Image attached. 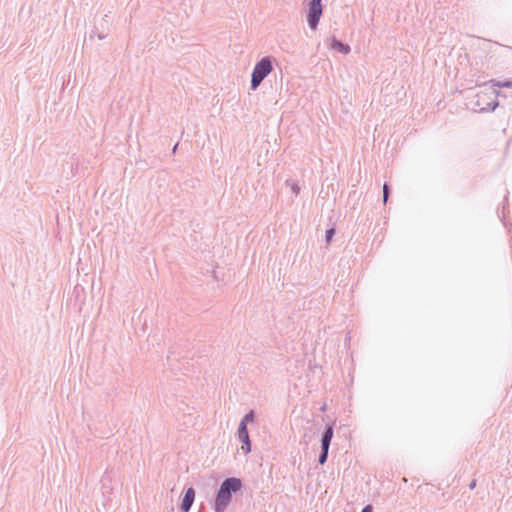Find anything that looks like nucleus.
Masks as SVG:
<instances>
[{"mask_svg":"<svg viewBox=\"0 0 512 512\" xmlns=\"http://www.w3.org/2000/svg\"><path fill=\"white\" fill-rule=\"evenodd\" d=\"M237 436L239 441L242 443L241 449L243 453L248 454L251 452V441L247 426L244 422H240L237 430Z\"/></svg>","mask_w":512,"mask_h":512,"instance_id":"obj_5","label":"nucleus"},{"mask_svg":"<svg viewBox=\"0 0 512 512\" xmlns=\"http://www.w3.org/2000/svg\"><path fill=\"white\" fill-rule=\"evenodd\" d=\"M195 489L193 487H189L185 490L184 496L182 498L181 504H180V510L181 512H189L194 500H195Z\"/></svg>","mask_w":512,"mask_h":512,"instance_id":"obj_6","label":"nucleus"},{"mask_svg":"<svg viewBox=\"0 0 512 512\" xmlns=\"http://www.w3.org/2000/svg\"><path fill=\"white\" fill-rule=\"evenodd\" d=\"M493 87H499V88H511L512 89V79L511 80H505V81H491Z\"/></svg>","mask_w":512,"mask_h":512,"instance_id":"obj_10","label":"nucleus"},{"mask_svg":"<svg viewBox=\"0 0 512 512\" xmlns=\"http://www.w3.org/2000/svg\"><path fill=\"white\" fill-rule=\"evenodd\" d=\"M177 147H178V143L173 147V153H175Z\"/></svg>","mask_w":512,"mask_h":512,"instance_id":"obj_19","label":"nucleus"},{"mask_svg":"<svg viewBox=\"0 0 512 512\" xmlns=\"http://www.w3.org/2000/svg\"><path fill=\"white\" fill-rule=\"evenodd\" d=\"M95 34H96V32L93 30V31H91V33H90V36H89V37L92 39V38L95 36Z\"/></svg>","mask_w":512,"mask_h":512,"instance_id":"obj_18","label":"nucleus"},{"mask_svg":"<svg viewBox=\"0 0 512 512\" xmlns=\"http://www.w3.org/2000/svg\"><path fill=\"white\" fill-rule=\"evenodd\" d=\"M256 419V414L254 410H250L247 412L244 417L241 419L240 422H244L245 426H247L249 423H253Z\"/></svg>","mask_w":512,"mask_h":512,"instance_id":"obj_9","label":"nucleus"},{"mask_svg":"<svg viewBox=\"0 0 512 512\" xmlns=\"http://www.w3.org/2000/svg\"><path fill=\"white\" fill-rule=\"evenodd\" d=\"M322 14V0H309L306 17L308 26L311 30H315L318 27Z\"/></svg>","mask_w":512,"mask_h":512,"instance_id":"obj_3","label":"nucleus"},{"mask_svg":"<svg viewBox=\"0 0 512 512\" xmlns=\"http://www.w3.org/2000/svg\"><path fill=\"white\" fill-rule=\"evenodd\" d=\"M291 190L294 194H298L300 192V187L297 183H293L291 185Z\"/></svg>","mask_w":512,"mask_h":512,"instance_id":"obj_14","label":"nucleus"},{"mask_svg":"<svg viewBox=\"0 0 512 512\" xmlns=\"http://www.w3.org/2000/svg\"><path fill=\"white\" fill-rule=\"evenodd\" d=\"M321 410H322V411H325V410H326V405H325V404L321 407Z\"/></svg>","mask_w":512,"mask_h":512,"instance_id":"obj_20","label":"nucleus"},{"mask_svg":"<svg viewBox=\"0 0 512 512\" xmlns=\"http://www.w3.org/2000/svg\"><path fill=\"white\" fill-rule=\"evenodd\" d=\"M273 71V58L262 57L256 62L251 74V89L256 90L262 81Z\"/></svg>","mask_w":512,"mask_h":512,"instance_id":"obj_2","label":"nucleus"},{"mask_svg":"<svg viewBox=\"0 0 512 512\" xmlns=\"http://www.w3.org/2000/svg\"><path fill=\"white\" fill-rule=\"evenodd\" d=\"M328 453H329V448L328 447H321V451H320V454L318 456L319 464L323 465V464L326 463V461L328 459Z\"/></svg>","mask_w":512,"mask_h":512,"instance_id":"obj_11","label":"nucleus"},{"mask_svg":"<svg viewBox=\"0 0 512 512\" xmlns=\"http://www.w3.org/2000/svg\"><path fill=\"white\" fill-rule=\"evenodd\" d=\"M330 48L337 50L338 52H340L342 54H348L351 51V48L348 44L341 42L334 36L331 38Z\"/></svg>","mask_w":512,"mask_h":512,"instance_id":"obj_8","label":"nucleus"},{"mask_svg":"<svg viewBox=\"0 0 512 512\" xmlns=\"http://www.w3.org/2000/svg\"><path fill=\"white\" fill-rule=\"evenodd\" d=\"M334 435V422L327 423L325 425L324 432L322 433L321 437V447H330L331 440Z\"/></svg>","mask_w":512,"mask_h":512,"instance_id":"obj_7","label":"nucleus"},{"mask_svg":"<svg viewBox=\"0 0 512 512\" xmlns=\"http://www.w3.org/2000/svg\"><path fill=\"white\" fill-rule=\"evenodd\" d=\"M242 481L237 477H228L220 484L216 492L214 512H224L232 501L233 494L242 489Z\"/></svg>","mask_w":512,"mask_h":512,"instance_id":"obj_1","label":"nucleus"},{"mask_svg":"<svg viewBox=\"0 0 512 512\" xmlns=\"http://www.w3.org/2000/svg\"><path fill=\"white\" fill-rule=\"evenodd\" d=\"M493 94H494V99L491 101H486L485 95H483V96L478 95L477 96L478 99L475 103L473 110L476 112H480V113L494 111L499 105V102L496 100V97L499 96L500 93L497 91H493Z\"/></svg>","mask_w":512,"mask_h":512,"instance_id":"obj_4","label":"nucleus"},{"mask_svg":"<svg viewBox=\"0 0 512 512\" xmlns=\"http://www.w3.org/2000/svg\"><path fill=\"white\" fill-rule=\"evenodd\" d=\"M334 235H335V229L334 228H329L328 230H326L325 241H326L327 244L332 241Z\"/></svg>","mask_w":512,"mask_h":512,"instance_id":"obj_13","label":"nucleus"},{"mask_svg":"<svg viewBox=\"0 0 512 512\" xmlns=\"http://www.w3.org/2000/svg\"><path fill=\"white\" fill-rule=\"evenodd\" d=\"M476 487V480H473L470 484H469V488L470 489H474Z\"/></svg>","mask_w":512,"mask_h":512,"instance_id":"obj_16","label":"nucleus"},{"mask_svg":"<svg viewBox=\"0 0 512 512\" xmlns=\"http://www.w3.org/2000/svg\"><path fill=\"white\" fill-rule=\"evenodd\" d=\"M97 36H98V38H99L100 40H102V39H105V38H106V35H105V34H103V33H99Z\"/></svg>","mask_w":512,"mask_h":512,"instance_id":"obj_17","label":"nucleus"},{"mask_svg":"<svg viewBox=\"0 0 512 512\" xmlns=\"http://www.w3.org/2000/svg\"><path fill=\"white\" fill-rule=\"evenodd\" d=\"M390 193H391L390 186L388 185V183H384V185H383V202L384 203L387 202Z\"/></svg>","mask_w":512,"mask_h":512,"instance_id":"obj_12","label":"nucleus"},{"mask_svg":"<svg viewBox=\"0 0 512 512\" xmlns=\"http://www.w3.org/2000/svg\"><path fill=\"white\" fill-rule=\"evenodd\" d=\"M361 512H373V507L371 504H367L366 506H364L361 510Z\"/></svg>","mask_w":512,"mask_h":512,"instance_id":"obj_15","label":"nucleus"}]
</instances>
